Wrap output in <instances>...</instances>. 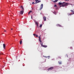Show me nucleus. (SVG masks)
I'll return each instance as SVG.
<instances>
[{"mask_svg": "<svg viewBox=\"0 0 74 74\" xmlns=\"http://www.w3.org/2000/svg\"><path fill=\"white\" fill-rule=\"evenodd\" d=\"M74 14V13L73 14H72L73 15V14Z\"/></svg>", "mask_w": 74, "mask_h": 74, "instance_id": "cd10ccee", "label": "nucleus"}, {"mask_svg": "<svg viewBox=\"0 0 74 74\" xmlns=\"http://www.w3.org/2000/svg\"><path fill=\"white\" fill-rule=\"evenodd\" d=\"M35 4H36L37 3H40V2H41L40 1H38V0H35Z\"/></svg>", "mask_w": 74, "mask_h": 74, "instance_id": "20e7f679", "label": "nucleus"}, {"mask_svg": "<svg viewBox=\"0 0 74 74\" xmlns=\"http://www.w3.org/2000/svg\"><path fill=\"white\" fill-rule=\"evenodd\" d=\"M7 32V31L6 30L4 31V32Z\"/></svg>", "mask_w": 74, "mask_h": 74, "instance_id": "a878e982", "label": "nucleus"}, {"mask_svg": "<svg viewBox=\"0 0 74 74\" xmlns=\"http://www.w3.org/2000/svg\"><path fill=\"white\" fill-rule=\"evenodd\" d=\"M22 43V41L21 40L20 42V44L21 45Z\"/></svg>", "mask_w": 74, "mask_h": 74, "instance_id": "4468645a", "label": "nucleus"}, {"mask_svg": "<svg viewBox=\"0 0 74 74\" xmlns=\"http://www.w3.org/2000/svg\"><path fill=\"white\" fill-rule=\"evenodd\" d=\"M41 45L42 46V47H45V48H46L47 47V45H43V44L42 43H41Z\"/></svg>", "mask_w": 74, "mask_h": 74, "instance_id": "f03ea898", "label": "nucleus"}, {"mask_svg": "<svg viewBox=\"0 0 74 74\" xmlns=\"http://www.w3.org/2000/svg\"><path fill=\"white\" fill-rule=\"evenodd\" d=\"M3 48L4 49H6V45L5 44H3Z\"/></svg>", "mask_w": 74, "mask_h": 74, "instance_id": "6e6552de", "label": "nucleus"}, {"mask_svg": "<svg viewBox=\"0 0 74 74\" xmlns=\"http://www.w3.org/2000/svg\"><path fill=\"white\" fill-rule=\"evenodd\" d=\"M43 5L42 4H41L40 6V8L39 10H41L43 8Z\"/></svg>", "mask_w": 74, "mask_h": 74, "instance_id": "0eeeda50", "label": "nucleus"}, {"mask_svg": "<svg viewBox=\"0 0 74 74\" xmlns=\"http://www.w3.org/2000/svg\"><path fill=\"white\" fill-rule=\"evenodd\" d=\"M66 1H67V0H65Z\"/></svg>", "mask_w": 74, "mask_h": 74, "instance_id": "c756f323", "label": "nucleus"}, {"mask_svg": "<svg viewBox=\"0 0 74 74\" xmlns=\"http://www.w3.org/2000/svg\"><path fill=\"white\" fill-rule=\"evenodd\" d=\"M59 5H62V7H65V6H67V5H68V4H70L71 5V4L69 3H66V2H63L62 3H61L60 2H59L58 3Z\"/></svg>", "mask_w": 74, "mask_h": 74, "instance_id": "f257e3e1", "label": "nucleus"}, {"mask_svg": "<svg viewBox=\"0 0 74 74\" xmlns=\"http://www.w3.org/2000/svg\"><path fill=\"white\" fill-rule=\"evenodd\" d=\"M32 11L31 10H30L28 13V14L29 15L30 14V13L31 12H32Z\"/></svg>", "mask_w": 74, "mask_h": 74, "instance_id": "dca6fc26", "label": "nucleus"}, {"mask_svg": "<svg viewBox=\"0 0 74 74\" xmlns=\"http://www.w3.org/2000/svg\"><path fill=\"white\" fill-rule=\"evenodd\" d=\"M59 64H61V62H59Z\"/></svg>", "mask_w": 74, "mask_h": 74, "instance_id": "aec40b11", "label": "nucleus"}, {"mask_svg": "<svg viewBox=\"0 0 74 74\" xmlns=\"http://www.w3.org/2000/svg\"><path fill=\"white\" fill-rule=\"evenodd\" d=\"M34 21L35 23V24L37 25V27H38V22H37L36 21V20H34Z\"/></svg>", "mask_w": 74, "mask_h": 74, "instance_id": "7ed1b4c3", "label": "nucleus"}, {"mask_svg": "<svg viewBox=\"0 0 74 74\" xmlns=\"http://www.w3.org/2000/svg\"><path fill=\"white\" fill-rule=\"evenodd\" d=\"M53 69V67H51L50 68H49L48 69V71H49V70H52Z\"/></svg>", "mask_w": 74, "mask_h": 74, "instance_id": "39448f33", "label": "nucleus"}, {"mask_svg": "<svg viewBox=\"0 0 74 74\" xmlns=\"http://www.w3.org/2000/svg\"><path fill=\"white\" fill-rule=\"evenodd\" d=\"M23 12H24V10H22V11H21L20 12V14L21 15H23Z\"/></svg>", "mask_w": 74, "mask_h": 74, "instance_id": "423d86ee", "label": "nucleus"}, {"mask_svg": "<svg viewBox=\"0 0 74 74\" xmlns=\"http://www.w3.org/2000/svg\"><path fill=\"white\" fill-rule=\"evenodd\" d=\"M58 59H60L61 58V57H60V56H59L58 57Z\"/></svg>", "mask_w": 74, "mask_h": 74, "instance_id": "6ab92c4d", "label": "nucleus"}, {"mask_svg": "<svg viewBox=\"0 0 74 74\" xmlns=\"http://www.w3.org/2000/svg\"><path fill=\"white\" fill-rule=\"evenodd\" d=\"M31 18L32 19V16H31Z\"/></svg>", "mask_w": 74, "mask_h": 74, "instance_id": "bb28decb", "label": "nucleus"}, {"mask_svg": "<svg viewBox=\"0 0 74 74\" xmlns=\"http://www.w3.org/2000/svg\"><path fill=\"white\" fill-rule=\"evenodd\" d=\"M1 55V53H0V55Z\"/></svg>", "mask_w": 74, "mask_h": 74, "instance_id": "473e14b6", "label": "nucleus"}, {"mask_svg": "<svg viewBox=\"0 0 74 74\" xmlns=\"http://www.w3.org/2000/svg\"><path fill=\"white\" fill-rule=\"evenodd\" d=\"M36 37H38V36L37 35H36Z\"/></svg>", "mask_w": 74, "mask_h": 74, "instance_id": "b1692460", "label": "nucleus"}, {"mask_svg": "<svg viewBox=\"0 0 74 74\" xmlns=\"http://www.w3.org/2000/svg\"><path fill=\"white\" fill-rule=\"evenodd\" d=\"M48 57L49 58V56Z\"/></svg>", "mask_w": 74, "mask_h": 74, "instance_id": "7c9ffc66", "label": "nucleus"}, {"mask_svg": "<svg viewBox=\"0 0 74 74\" xmlns=\"http://www.w3.org/2000/svg\"><path fill=\"white\" fill-rule=\"evenodd\" d=\"M53 13H54V14H56V12H54Z\"/></svg>", "mask_w": 74, "mask_h": 74, "instance_id": "5701e85b", "label": "nucleus"}, {"mask_svg": "<svg viewBox=\"0 0 74 74\" xmlns=\"http://www.w3.org/2000/svg\"><path fill=\"white\" fill-rule=\"evenodd\" d=\"M42 26V24L40 25V28Z\"/></svg>", "mask_w": 74, "mask_h": 74, "instance_id": "a211bd4d", "label": "nucleus"}, {"mask_svg": "<svg viewBox=\"0 0 74 74\" xmlns=\"http://www.w3.org/2000/svg\"><path fill=\"white\" fill-rule=\"evenodd\" d=\"M57 26H59V27H62V26L61 25L58 24L57 25Z\"/></svg>", "mask_w": 74, "mask_h": 74, "instance_id": "9b49d317", "label": "nucleus"}, {"mask_svg": "<svg viewBox=\"0 0 74 74\" xmlns=\"http://www.w3.org/2000/svg\"><path fill=\"white\" fill-rule=\"evenodd\" d=\"M36 34H33V35L34 36H36Z\"/></svg>", "mask_w": 74, "mask_h": 74, "instance_id": "4be33fe9", "label": "nucleus"}, {"mask_svg": "<svg viewBox=\"0 0 74 74\" xmlns=\"http://www.w3.org/2000/svg\"><path fill=\"white\" fill-rule=\"evenodd\" d=\"M68 0V1H69V0Z\"/></svg>", "mask_w": 74, "mask_h": 74, "instance_id": "2f4dec72", "label": "nucleus"}, {"mask_svg": "<svg viewBox=\"0 0 74 74\" xmlns=\"http://www.w3.org/2000/svg\"><path fill=\"white\" fill-rule=\"evenodd\" d=\"M35 4V3H34V2H33L32 3V4Z\"/></svg>", "mask_w": 74, "mask_h": 74, "instance_id": "412c9836", "label": "nucleus"}, {"mask_svg": "<svg viewBox=\"0 0 74 74\" xmlns=\"http://www.w3.org/2000/svg\"><path fill=\"white\" fill-rule=\"evenodd\" d=\"M57 5H54V7H56Z\"/></svg>", "mask_w": 74, "mask_h": 74, "instance_id": "393cba45", "label": "nucleus"}, {"mask_svg": "<svg viewBox=\"0 0 74 74\" xmlns=\"http://www.w3.org/2000/svg\"><path fill=\"white\" fill-rule=\"evenodd\" d=\"M21 7L22 8V10H24V8H23V6H21Z\"/></svg>", "mask_w": 74, "mask_h": 74, "instance_id": "f8f14e48", "label": "nucleus"}, {"mask_svg": "<svg viewBox=\"0 0 74 74\" xmlns=\"http://www.w3.org/2000/svg\"><path fill=\"white\" fill-rule=\"evenodd\" d=\"M38 37L39 38V41L40 42H41V38H40V36H39Z\"/></svg>", "mask_w": 74, "mask_h": 74, "instance_id": "9d476101", "label": "nucleus"}, {"mask_svg": "<svg viewBox=\"0 0 74 74\" xmlns=\"http://www.w3.org/2000/svg\"><path fill=\"white\" fill-rule=\"evenodd\" d=\"M72 15V14H68V16H71Z\"/></svg>", "mask_w": 74, "mask_h": 74, "instance_id": "ddd939ff", "label": "nucleus"}, {"mask_svg": "<svg viewBox=\"0 0 74 74\" xmlns=\"http://www.w3.org/2000/svg\"><path fill=\"white\" fill-rule=\"evenodd\" d=\"M11 30H12V28H11Z\"/></svg>", "mask_w": 74, "mask_h": 74, "instance_id": "c85d7f7f", "label": "nucleus"}, {"mask_svg": "<svg viewBox=\"0 0 74 74\" xmlns=\"http://www.w3.org/2000/svg\"><path fill=\"white\" fill-rule=\"evenodd\" d=\"M58 0H55V1H53L54 3H56V2H57V1H58Z\"/></svg>", "mask_w": 74, "mask_h": 74, "instance_id": "2eb2a0df", "label": "nucleus"}, {"mask_svg": "<svg viewBox=\"0 0 74 74\" xmlns=\"http://www.w3.org/2000/svg\"><path fill=\"white\" fill-rule=\"evenodd\" d=\"M43 19L44 21H46V17L45 16H44L43 17Z\"/></svg>", "mask_w": 74, "mask_h": 74, "instance_id": "1a4fd4ad", "label": "nucleus"}, {"mask_svg": "<svg viewBox=\"0 0 74 74\" xmlns=\"http://www.w3.org/2000/svg\"><path fill=\"white\" fill-rule=\"evenodd\" d=\"M71 11L72 13H74V12L72 10H71Z\"/></svg>", "mask_w": 74, "mask_h": 74, "instance_id": "f3484780", "label": "nucleus"}]
</instances>
